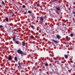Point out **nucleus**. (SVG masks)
Returning a JSON list of instances; mask_svg holds the SVG:
<instances>
[{
	"label": "nucleus",
	"instance_id": "1",
	"mask_svg": "<svg viewBox=\"0 0 75 75\" xmlns=\"http://www.w3.org/2000/svg\"><path fill=\"white\" fill-rule=\"evenodd\" d=\"M21 49H18L17 50V52L18 53V54H24V53H23V52L21 50Z\"/></svg>",
	"mask_w": 75,
	"mask_h": 75
},
{
	"label": "nucleus",
	"instance_id": "15",
	"mask_svg": "<svg viewBox=\"0 0 75 75\" xmlns=\"http://www.w3.org/2000/svg\"><path fill=\"white\" fill-rule=\"evenodd\" d=\"M37 6L38 7H40V4H37Z\"/></svg>",
	"mask_w": 75,
	"mask_h": 75
},
{
	"label": "nucleus",
	"instance_id": "22",
	"mask_svg": "<svg viewBox=\"0 0 75 75\" xmlns=\"http://www.w3.org/2000/svg\"><path fill=\"white\" fill-rule=\"evenodd\" d=\"M56 12L57 13V14H58V15H59V12H58L56 11Z\"/></svg>",
	"mask_w": 75,
	"mask_h": 75
},
{
	"label": "nucleus",
	"instance_id": "5",
	"mask_svg": "<svg viewBox=\"0 0 75 75\" xmlns=\"http://www.w3.org/2000/svg\"><path fill=\"white\" fill-rule=\"evenodd\" d=\"M52 40L53 41V42H55V44H57V43H58L59 42V41H58L57 40H54L53 39Z\"/></svg>",
	"mask_w": 75,
	"mask_h": 75
},
{
	"label": "nucleus",
	"instance_id": "32",
	"mask_svg": "<svg viewBox=\"0 0 75 75\" xmlns=\"http://www.w3.org/2000/svg\"><path fill=\"white\" fill-rule=\"evenodd\" d=\"M68 9L69 10H70V8H68Z\"/></svg>",
	"mask_w": 75,
	"mask_h": 75
},
{
	"label": "nucleus",
	"instance_id": "2",
	"mask_svg": "<svg viewBox=\"0 0 75 75\" xmlns=\"http://www.w3.org/2000/svg\"><path fill=\"white\" fill-rule=\"evenodd\" d=\"M40 21L41 23H43L44 21V18L42 17H41L40 18Z\"/></svg>",
	"mask_w": 75,
	"mask_h": 75
},
{
	"label": "nucleus",
	"instance_id": "11",
	"mask_svg": "<svg viewBox=\"0 0 75 75\" xmlns=\"http://www.w3.org/2000/svg\"><path fill=\"white\" fill-rule=\"evenodd\" d=\"M25 43L24 42H22V45L23 46H25Z\"/></svg>",
	"mask_w": 75,
	"mask_h": 75
},
{
	"label": "nucleus",
	"instance_id": "29",
	"mask_svg": "<svg viewBox=\"0 0 75 75\" xmlns=\"http://www.w3.org/2000/svg\"><path fill=\"white\" fill-rule=\"evenodd\" d=\"M62 64H64V63H65V62H62Z\"/></svg>",
	"mask_w": 75,
	"mask_h": 75
},
{
	"label": "nucleus",
	"instance_id": "16",
	"mask_svg": "<svg viewBox=\"0 0 75 75\" xmlns=\"http://www.w3.org/2000/svg\"><path fill=\"white\" fill-rule=\"evenodd\" d=\"M2 4L4 5V6H5V3H4V2L3 1H2Z\"/></svg>",
	"mask_w": 75,
	"mask_h": 75
},
{
	"label": "nucleus",
	"instance_id": "8",
	"mask_svg": "<svg viewBox=\"0 0 75 75\" xmlns=\"http://www.w3.org/2000/svg\"><path fill=\"white\" fill-rule=\"evenodd\" d=\"M56 9L58 11H60V10H61V9H60V8H58L57 7H56Z\"/></svg>",
	"mask_w": 75,
	"mask_h": 75
},
{
	"label": "nucleus",
	"instance_id": "10",
	"mask_svg": "<svg viewBox=\"0 0 75 75\" xmlns=\"http://www.w3.org/2000/svg\"><path fill=\"white\" fill-rule=\"evenodd\" d=\"M18 64L19 65V66H18V68H19L20 67V62H19L18 63Z\"/></svg>",
	"mask_w": 75,
	"mask_h": 75
},
{
	"label": "nucleus",
	"instance_id": "9",
	"mask_svg": "<svg viewBox=\"0 0 75 75\" xmlns=\"http://www.w3.org/2000/svg\"><path fill=\"white\" fill-rule=\"evenodd\" d=\"M5 19H6V21H7V22H8V18L6 17L5 18Z\"/></svg>",
	"mask_w": 75,
	"mask_h": 75
},
{
	"label": "nucleus",
	"instance_id": "25",
	"mask_svg": "<svg viewBox=\"0 0 75 75\" xmlns=\"http://www.w3.org/2000/svg\"><path fill=\"white\" fill-rule=\"evenodd\" d=\"M54 59H55V60H56V61H58L57 58H55Z\"/></svg>",
	"mask_w": 75,
	"mask_h": 75
},
{
	"label": "nucleus",
	"instance_id": "27",
	"mask_svg": "<svg viewBox=\"0 0 75 75\" xmlns=\"http://www.w3.org/2000/svg\"><path fill=\"white\" fill-rule=\"evenodd\" d=\"M42 70H43V71H44V70H45V69L44 68H42Z\"/></svg>",
	"mask_w": 75,
	"mask_h": 75
},
{
	"label": "nucleus",
	"instance_id": "28",
	"mask_svg": "<svg viewBox=\"0 0 75 75\" xmlns=\"http://www.w3.org/2000/svg\"><path fill=\"white\" fill-rule=\"evenodd\" d=\"M72 13H73L74 14H75V12L74 11L72 12Z\"/></svg>",
	"mask_w": 75,
	"mask_h": 75
},
{
	"label": "nucleus",
	"instance_id": "24",
	"mask_svg": "<svg viewBox=\"0 0 75 75\" xmlns=\"http://www.w3.org/2000/svg\"><path fill=\"white\" fill-rule=\"evenodd\" d=\"M13 41H16V39L15 38H13Z\"/></svg>",
	"mask_w": 75,
	"mask_h": 75
},
{
	"label": "nucleus",
	"instance_id": "7",
	"mask_svg": "<svg viewBox=\"0 0 75 75\" xmlns=\"http://www.w3.org/2000/svg\"><path fill=\"white\" fill-rule=\"evenodd\" d=\"M68 57H69V54H68L67 55L66 54L64 55V57L65 58H66V59H68Z\"/></svg>",
	"mask_w": 75,
	"mask_h": 75
},
{
	"label": "nucleus",
	"instance_id": "34",
	"mask_svg": "<svg viewBox=\"0 0 75 75\" xmlns=\"http://www.w3.org/2000/svg\"><path fill=\"white\" fill-rule=\"evenodd\" d=\"M37 31H38L39 30V29H37Z\"/></svg>",
	"mask_w": 75,
	"mask_h": 75
},
{
	"label": "nucleus",
	"instance_id": "35",
	"mask_svg": "<svg viewBox=\"0 0 75 75\" xmlns=\"http://www.w3.org/2000/svg\"><path fill=\"white\" fill-rule=\"evenodd\" d=\"M53 46L54 47H55V45L54 44H53Z\"/></svg>",
	"mask_w": 75,
	"mask_h": 75
},
{
	"label": "nucleus",
	"instance_id": "39",
	"mask_svg": "<svg viewBox=\"0 0 75 75\" xmlns=\"http://www.w3.org/2000/svg\"><path fill=\"white\" fill-rule=\"evenodd\" d=\"M51 59H52V58H51Z\"/></svg>",
	"mask_w": 75,
	"mask_h": 75
},
{
	"label": "nucleus",
	"instance_id": "30",
	"mask_svg": "<svg viewBox=\"0 0 75 75\" xmlns=\"http://www.w3.org/2000/svg\"><path fill=\"white\" fill-rule=\"evenodd\" d=\"M70 62H71V63H72L74 62H73L72 61H70Z\"/></svg>",
	"mask_w": 75,
	"mask_h": 75
},
{
	"label": "nucleus",
	"instance_id": "37",
	"mask_svg": "<svg viewBox=\"0 0 75 75\" xmlns=\"http://www.w3.org/2000/svg\"><path fill=\"white\" fill-rule=\"evenodd\" d=\"M48 68H47V70H48Z\"/></svg>",
	"mask_w": 75,
	"mask_h": 75
},
{
	"label": "nucleus",
	"instance_id": "42",
	"mask_svg": "<svg viewBox=\"0 0 75 75\" xmlns=\"http://www.w3.org/2000/svg\"><path fill=\"white\" fill-rule=\"evenodd\" d=\"M7 25H8V24Z\"/></svg>",
	"mask_w": 75,
	"mask_h": 75
},
{
	"label": "nucleus",
	"instance_id": "14",
	"mask_svg": "<svg viewBox=\"0 0 75 75\" xmlns=\"http://www.w3.org/2000/svg\"><path fill=\"white\" fill-rule=\"evenodd\" d=\"M17 58L16 57H15V60L16 61H17Z\"/></svg>",
	"mask_w": 75,
	"mask_h": 75
},
{
	"label": "nucleus",
	"instance_id": "38",
	"mask_svg": "<svg viewBox=\"0 0 75 75\" xmlns=\"http://www.w3.org/2000/svg\"><path fill=\"white\" fill-rule=\"evenodd\" d=\"M65 35V34H64V35Z\"/></svg>",
	"mask_w": 75,
	"mask_h": 75
},
{
	"label": "nucleus",
	"instance_id": "43",
	"mask_svg": "<svg viewBox=\"0 0 75 75\" xmlns=\"http://www.w3.org/2000/svg\"><path fill=\"white\" fill-rule=\"evenodd\" d=\"M75 22V21H74V22Z\"/></svg>",
	"mask_w": 75,
	"mask_h": 75
},
{
	"label": "nucleus",
	"instance_id": "13",
	"mask_svg": "<svg viewBox=\"0 0 75 75\" xmlns=\"http://www.w3.org/2000/svg\"><path fill=\"white\" fill-rule=\"evenodd\" d=\"M31 28H33V30H34V29H35L33 25H31Z\"/></svg>",
	"mask_w": 75,
	"mask_h": 75
},
{
	"label": "nucleus",
	"instance_id": "12",
	"mask_svg": "<svg viewBox=\"0 0 75 75\" xmlns=\"http://www.w3.org/2000/svg\"><path fill=\"white\" fill-rule=\"evenodd\" d=\"M15 42L16 44H19V42L17 41H15Z\"/></svg>",
	"mask_w": 75,
	"mask_h": 75
},
{
	"label": "nucleus",
	"instance_id": "31",
	"mask_svg": "<svg viewBox=\"0 0 75 75\" xmlns=\"http://www.w3.org/2000/svg\"><path fill=\"white\" fill-rule=\"evenodd\" d=\"M66 40H67V41H68V39L67 38H66Z\"/></svg>",
	"mask_w": 75,
	"mask_h": 75
},
{
	"label": "nucleus",
	"instance_id": "17",
	"mask_svg": "<svg viewBox=\"0 0 75 75\" xmlns=\"http://www.w3.org/2000/svg\"><path fill=\"white\" fill-rule=\"evenodd\" d=\"M28 12L29 14H31V13H32V12H31L30 11H28Z\"/></svg>",
	"mask_w": 75,
	"mask_h": 75
},
{
	"label": "nucleus",
	"instance_id": "33",
	"mask_svg": "<svg viewBox=\"0 0 75 75\" xmlns=\"http://www.w3.org/2000/svg\"><path fill=\"white\" fill-rule=\"evenodd\" d=\"M14 16V14H13V15H12V17H13V16Z\"/></svg>",
	"mask_w": 75,
	"mask_h": 75
},
{
	"label": "nucleus",
	"instance_id": "19",
	"mask_svg": "<svg viewBox=\"0 0 75 75\" xmlns=\"http://www.w3.org/2000/svg\"><path fill=\"white\" fill-rule=\"evenodd\" d=\"M56 62H57V64H59V61H58V60H57V61H56Z\"/></svg>",
	"mask_w": 75,
	"mask_h": 75
},
{
	"label": "nucleus",
	"instance_id": "20",
	"mask_svg": "<svg viewBox=\"0 0 75 75\" xmlns=\"http://www.w3.org/2000/svg\"><path fill=\"white\" fill-rule=\"evenodd\" d=\"M22 7L23 8H25V6L24 5H23L22 6Z\"/></svg>",
	"mask_w": 75,
	"mask_h": 75
},
{
	"label": "nucleus",
	"instance_id": "26",
	"mask_svg": "<svg viewBox=\"0 0 75 75\" xmlns=\"http://www.w3.org/2000/svg\"><path fill=\"white\" fill-rule=\"evenodd\" d=\"M30 38H33L34 36H30Z\"/></svg>",
	"mask_w": 75,
	"mask_h": 75
},
{
	"label": "nucleus",
	"instance_id": "23",
	"mask_svg": "<svg viewBox=\"0 0 75 75\" xmlns=\"http://www.w3.org/2000/svg\"><path fill=\"white\" fill-rule=\"evenodd\" d=\"M3 26L1 25H0V28H3Z\"/></svg>",
	"mask_w": 75,
	"mask_h": 75
},
{
	"label": "nucleus",
	"instance_id": "4",
	"mask_svg": "<svg viewBox=\"0 0 75 75\" xmlns=\"http://www.w3.org/2000/svg\"><path fill=\"white\" fill-rule=\"evenodd\" d=\"M56 37L58 39V40H60V39H61V37L60 36V35H56Z\"/></svg>",
	"mask_w": 75,
	"mask_h": 75
},
{
	"label": "nucleus",
	"instance_id": "21",
	"mask_svg": "<svg viewBox=\"0 0 75 75\" xmlns=\"http://www.w3.org/2000/svg\"><path fill=\"white\" fill-rule=\"evenodd\" d=\"M48 64L47 63L46 64H45V66H46V67H48Z\"/></svg>",
	"mask_w": 75,
	"mask_h": 75
},
{
	"label": "nucleus",
	"instance_id": "3",
	"mask_svg": "<svg viewBox=\"0 0 75 75\" xmlns=\"http://www.w3.org/2000/svg\"><path fill=\"white\" fill-rule=\"evenodd\" d=\"M12 57H11V55H9L8 57V59L9 61H11V60H12Z\"/></svg>",
	"mask_w": 75,
	"mask_h": 75
},
{
	"label": "nucleus",
	"instance_id": "41",
	"mask_svg": "<svg viewBox=\"0 0 75 75\" xmlns=\"http://www.w3.org/2000/svg\"><path fill=\"white\" fill-rule=\"evenodd\" d=\"M74 17H75V15H74Z\"/></svg>",
	"mask_w": 75,
	"mask_h": 75
},
{
	"label": "nucleus",
	"instance_id": "18",
	"mask_svg": "<svg viewBox=\"0 0 75 75\" xmlns=\"http://www.w3.org/2000/svg\"><path fill=\"white\" fill-rule=\"evenodd\" d=\"M71 37H73L74 36V34L73 33H71L70 34Z\"/></svg>",
	"mask_w": 75,
	"mask_h": 75
},
{
	"label": "nucleus",
	"instance_id": "6",
	"mask_svg": "<svg viewBox=\"0 0 75 75\" xmlns=\"http://www.w3.org/2000/svg\"><path fill=\"white\" fill-rule=\"evenodd\" d=\"M52 1L53 3H57L58 1V0H52Z\"/></svg>",
	"mask_w": 75,
	"mask_h": 75
},
{
	"label": "nucleus",
	"instance_id": "40",
	"mask_svg": "<svg viewBox=\"0 0 75 75\" xmlns=\"http://www.w3.org/2000/svg\"><path fill=\"white\" fill-rule=\"evenodd\" d=\"M74 5H75V3H74Z\"/></svg>",
	"mask_w": 75,
	"mask_h": 75
},
{
	"label": "nucleus",
	"instance_id": "36",
	"mask_svg": "<svg viewBox=\"0 0 75 75\" xmlns=\"http://www.w3.org/2000/svg\"><path fill=\"white\" fill-rule=\"evenodd\" d=\"M55 65V63H53V65Z\"/></svg>",
	"mask_w": 75,
	"mask_h": 75
}]
</instances>
